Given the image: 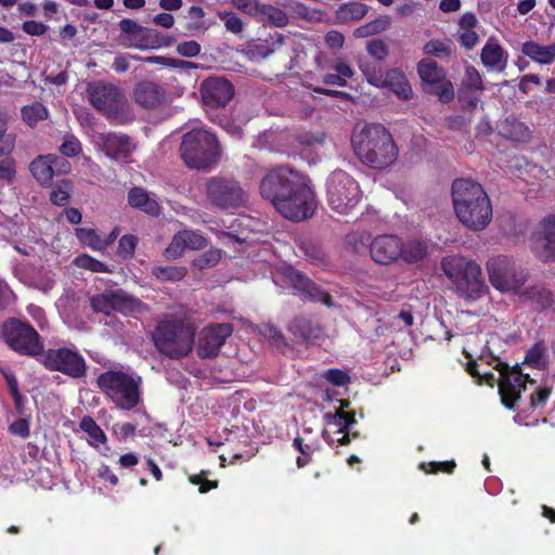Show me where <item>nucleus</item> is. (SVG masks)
I'll return each mask as SVG.
<instances>
[{
    "mask_svg": "<svg viewBox=\"0 0 555 555\" xmlns=\"http://www.w3.org/2000/svg\"><path fill=\"white\" fill-rule=\"evenodd\" d=\"M452 203L460 222L473 231L483 230L492 219L490 198L481 184L469 179L452 183Z\"/></svg>",
    "mask_w": 555,
    "mask_h": 555,
    "instance_id": "1",
    "label": "nucleus"
},
{
    "mask_svg": "<svg viewBox=\"0 0 555 555\" xmlns=\"http://www.w3.org/2000/svg\"><path fill=\"white\" fill-rule=\"evenodd\" d=\"M195 336L194 323L173 314L158 321L151 332L155 349L170 360L188 357L193 350Z\"/></svg>",
    "mask_w": 555,
    "mask_h": 555,
    "instance_id": "2",
    "label": "nucleus"
},
{
    "mask_svg": "<svg viewBox=\"0 0 555 555\" xmlns=\"http://www.w3.org/2000/svg\"><path fill=\"white\" fill-rule=\"evenodd\" d=\"M142 385V376L122 370H107L96 377L102 393L124 411H130L141 402Z\"/></svg>",
    "mask_w": 555,
    "mask_h": 555,
    "instance_id": "3",
    "label": "nucleus"
},
{
    "mask_svg": "<svg viewBox=\"0 0 555 555\" xmlns=\"http://www.w3.org/2000/svg\"><path fill=\"white\" fill-rule=\"evenodd\" d=\"M441 269L454 284L455 291L465 300H477L487 292L481 267L474 260L462 256H449L441 260Z\"/></svg>",
    "mask_w": 555,
    "mask_h": 555,
    "instance_id": "4",
    "label": "nucleus"
},
{
    "mask_svg": "<svg viewBox=\"0 0 555 555\" xmlns=\"http://www.w3.org/2000/svg\"><path fill=\"white\" fill-rule=\"evenodd\" d=\"M221 150L217 137L202 128L183 134L180 155L189 168L206 169L220 158Z\"/></svg>",
    "mask_w": 555,
    "mask_h": 555,
    "instance_id": "5",
    "label": "nucleus"
},
{
    "mask_svg": "<svg viewBox=\"0 0 555 555\" xmlns=\"http://www.w3.org/2000/svg\"><path fill=\"white\" fill-rule=\"evenodd\" d=\"M1 337L8 347L21 356L38 358L44 349L37 330L27 321L10 318L1 325Z\"/></svg>",
    "mask_w": 555,
    "mask_h": 555,
    "instance_id": "6",
    "label": "nucleus"
},
{
    "mask_svg": "<svg viewBox=\"0 0 555 555\" xmlns=\"http://www.w3.org/2000/svg\"><path fill=\"white\" fill-rule=\"evenodd\" d=\"M88 98L92 106L111 122L122 125L129 120L128 102L118 87L95 82L89 86Z\"/></svg>",
    "mask_w": 555,
    "mask_h": 555,
    "instance_id": "7",
    "label": "nucleus"
},
{
    "mask_svg": "<svg viewBox=\"0 0 555 555\" xmlns=\"http://www.w3.org/2000/svg\"><path fill=\"white\" fill-rule=\"evenodd\" d=\"M327 203L340 215L351 212L361 201L359 183L346 171L335 170L326 182Z\"/></svg>",
    "mask_w": 555,
    "mask_h": 555,
    "instance_id": "8",
    "label": "nucleus"
},
{
    "mask_svg": "<svg viewBox=\"0 0 555 555\" xmlns=\"http://www.w3.org/2000/svg\"><path fill=\"white\" fill-rule=\"evenodd\" d=\"M317 207L315 195L302 176L288 193L284 194L275 210L284 218L299 222L313 216Z\"/></svg>",
    "mask_w": 555,
    "mask_h": 555,
    "instance_id": "9",
    "label": "nucleus"
},
{
    "mask_svg": "<svg viewBox=\"0 0 555 555\" xmlns=\"http://www.w3.org/2000/svg\"><path fill=\"white\" fill-rule=\"evenodd\" d=\"M38 361L46 370L61 372L73 379H81L87 376L86 359L76 347L43 349Z\"/></svg>",
    "mask_w": 555,
    "mask_h": 555,
    "instance_id": "10",
    "label": "nucleus"
},
{
    "mask_svg": "<svg viewBox=\"0 0 555 555\" xmlns=\"http://www.w3.org/2000/svg\"><path fill=\"white\" fill-rule=\"evenodd\" d=\"M494 369L499 372V393L502 404L514 410L517 401L520 399L521 392L526 389V384H534L528 374L521 372L519 364L509 366L507 363L495 359Z\"/></svg>",
    "mask_w": 555,
    "mask_h": 555,
    "instance_id": "11",
    "label": "nucleus"
},
{
    "mask_svg": "<svg viewBox=\"0 0 555 555\" xmlns=\"http://www.w3.org/2000/svg\"><path fill=\"white\" fill-rule=\"evenodd\" d=\"M417 74L422 81V89L427 94H433L438 100L448 104L454 99L453 83L447 79L443 67L431 59H423L417 63Z\"/></svg>",
    "mask_w": 555,
    "mask_h": 555,
    "instance_id": "12",
    "label": "nucleus"
},
{
    "mask_svg": "<svg viewBox=\"0 0 555 555\" xmlns=\"http://www.w3.org/2000/svg\"><path fill=\"white\" fill-rule=\"evenodd\" d=\"M302 176L299 171L288 166L276 167L261 179L259 185L260 194L275 208L284 194L288 193Z\"/></svg>",
    "mask_w": 555,
    "mask_h": 555,
    "instance_id": "13",
    "label": "nucleus"
},
{
    "mask_svg": "<svg viewBox=\"0 0 555 555\" xmlns=\"http://www.w3.org/2000/svg\"><path fill=\"white\" fill-rule=\"evenodd\" d=\"M382 126L378 124L365 125L360 132L352 135L351 142L359 159L373 169L382 168L379 157L382 145Z\"/></svg>",
    "mask_w": 555,
    "mask_h": 555,
    "instance_id": "14",
    "label": "nucleus"
},
{
    "mask_svg": "<svg viewBox=\"0 0 555 555\" xmlns=\"http://www.w3.org/2000/svg\"><path fill=\"white\" fill-rule=\"evenodd\" d=\"M489 280L492 286L501 292H517L526 282L522 271H518L506 256L491 258L487 262Z\"/></svg>",
    "mask_w": 555,
    "mask_h": 555,
    "instance_id": "15",
    "label": "nucleus"
},
{
    "mask_svg": "<svg viewBox=\"0 0 555 555\" xmlns=\"http://www.w3.org/2000/svg\"><path fill=\"white\" fill-rule=\"evenodd\" d=\"M206 191L210 202L219 208H236L245 203V193L234 180L211 178L207 182Z\"/></svg>",
    "mask_w": 555,
    "mask_h": 555,
    "instance_id": "16",
    "label": "nucleus"
},
{
    "mask_svg": "<svg viewBox=\"0 0 555 555\" xmlns=\"http://www.w3.org/2000/svg\"><path fill=\"white\" fill-rule=\"evenodd\" d=\"M142 301L129 295L121 288L105 291L90 298V306L94 312L109 315L112 311H135Z\"/></svg>",
    "mask_w": 555,
    "mask_h": 555,
    "instance_id": "17",
    "label": "nucleus"
},
{
    "mask_svg": "<svg viewBox=\"0 0 555 555\" xmlns=\"http://www.w3.org/2000/svg\"><path fill=\"white\" fill-rule=\"evenodd\" d=\"M203 105L206 108H224L234 96V86L223 77H208L199 86Z\"/></svg>",
    "mask_w": 555,
    "mask_h": 555,
    "instance_id": "18",
    "label": "nucleus"
},
{
    "mask_svg": "<svg viewBox=\"0 0 555 555\" xmlns=\"http://www.w3.org/2000/svg\"><path fill=\"white\" fill-rule=\"evenodd\" d=\"M327 428L323 430V439L328 444L347 446L351 441L350 428L356 424L354 412L337 409L335 413H327L324 416Z\"/></svg>",
    "mask_w": 555,
    "mask_h": 555,
    "instance_id": "19",
    "label": "nucleus"
},
{
    "mask_svg": "<svg viewBox=\"0 0 555 555\" xmlns=\"http://www.w3.org/2000/svg\"><path fill=\"white\" fill-rule=\"evenodd\" d=\"M232 333L233 325L231 323H212L205 326L198 337V357L211 359L218 356L221 347Z\"/></svg>",
    "mask_w": 555,
    "mask_h": 555,
    "instance_id": "20",
    "label": "nucleus"
},
{
    "mask_svg": "<svg viewBox=\"0 0 555 555\" xmlns=\"http://www.w3.org/2000/svg\"><path fill=\"white\" fill-rule=\"evenodd\" d=\"M387 246H393L390 261L401 258L408 263H416L424 260L428 253L427 243L418 238L402 242L398 236L384 234V254H387Z\"/></svg>",
    "mask_w": 555,
    "mask_h": 555,
    "instance_id": "21",
    "label": "nucleus"
},
{
    "mask_svg": "<svg viewBox=\"0 0 555 555\" xmlns=\"http://www.w3.org/2000/svg\"><path fill=\"white\" fill-rule=\"evenodd\" d=\"M284 276L305 300L322 302L326 307L333 306V297L302 272L288 267L284 270Z\"/></svg>",
    "mask_w": 555,
    "mask_h": 555,
    "instance_id": "22",
    "label": "nucleus"
},
{
    "mask_svg": "<svg viewBox=\"0 0 555 555\" xmlns=\"http://www.w3.org/2000/svg\"><path fill=\"white\" fill-rule=\"evenodd\" d=\"M119 29L122 34L130 36V46L138 49H154L159 46H169L173 38L164 40L157 30L146 28L130 18H122L119 22Z\"/></svg>",
    "mask_w": 555,
    "mask_h": 555,
    "instance_id": "23",
    "label": "nucleus"
},
{
    "mask_svg": "<svg viewBox=\"0 0 555 555\" xmlns=\"http://www.w3.org/2000/svg\"><path fill=\"white\" fill-rule=\"evenodd\" d=\"M532 250L544 261H555V216H547L540 222V229L531 236Z\"/></svg>",
    "mask_w": 555,
    "mask_h": 555,
    "instance_id": "24",
    "label": "nucleus"
},
{
    "mask_svg": "<svg viewBox=\"0 0 555 555\" xmlns=\"http://www.w3.org/2000/svg\"><path fill=\"white\" fill-rule=\"evenodd\" d=\"M99 141L105 155L115 160H126L134 147L131 138L124 133H102Z\"/></svg>",
    "mask_w": 555,
    "mask_h": 555,
    "instance_id": "25",
    "label": "nucleus"
},
{
    "mask_svg": "<svg viewBox=\"0 0 555 555\" xmlns=\"http://www.w3.org/2000/svg\"><path fill=\"white\" fill-rule=\"evenodd\" d=\"M132 99L143 108H156L165 102L166 90L154 81L142 80L134 86Z\"/></svg>",
    "mask_w": 555,
    "mask_h": 555,
    "instance_id": "26",
    "label": "nucleus"
},
{
    "mask_svg": "<svg viewBox=\"0 0 555 555\" xmlns=\"http://www.w3.org/2000/svg\"><path fill=\"white\" fill-rule=\"evenodd\" d=\"M348 245L353 246L357 254H362L366 250L370 251L372 259L376 263H382V247L379 246V236L372 238L371 233L366 231L352 232L346 236Z\"/></svg>",
    "mask_w": 555,
    "mask_h": 555,
    "instance_id": "27",
    "label": "nucleus"
},
{
    "mask_svg": "<svg viewBox=\"0 0 555 555\" xmlns=\"http://www.w3.org/2000/svg\"><path fill=\"white\" fill-rule=\"evenodd\" d=\"M288 331L297 343H306L319 338L321 327L317 322L308 317H297L292 320Z\"/></svg>",
    "mask_w": 555,
    "mask_h": 555,
    "instance_id": "28",
    "label": "nucleus"
},
{
    "mask_svg": "<svg viewBox=\"0 0 555 555\" xmlns=\"http://www.w3.org/2000/svg\"><path fill=\"white\" fill-rule=\"evenodd\" d=\"M128 203L131 207L138 208L153 217H157L160 212V206L157 201L152 198L143 188H132L128 192Z\"/></svg>",
    "mask_w": 555,
    "mask_h": 555,
    "instance_id": "29",
    "label": "nucleus"
},
{
    "mask_svg": "<svg viewBox=\"0 0 555 555\" xmlns=\"http://www.w3.org/2000/svg\"><path fill=\"white\" fill-rule=\"evenodd\" d=\"M384 88H389L401 100H410L413 95L411 85L402 70L390 69L384 77Z\"/></svg>",
    "mask_w": 555,
    "mask_h": 555,
    "instance_id": "30",
    "label": "nucleus"
},
{
    "mask_svg": "<svg viewBox=\"0 0 555 555\" xmlns=\"http://www.w3.org/2000/svg\"><path fill=\"white\" fill-rule=\"evenodd\" d=\"M52 164L53 163L50 160V156L48 154L37 156L29 164V170L33 177L41 186H51L52 184L54 177Z\"/></svg>",
    "mask_w": 555,
    "mask_h": 555,
    "instance_id": "31",
    "label": "nucleus"
},
{
    "mask_svg": "<svg viewBox=\"0 0 555 555\" xmlns=\"http://www.w3.org/2000/svg\"><path fill=\"white\" fill-rule=\"evenodd\" d=\"M522 296L535 304L541 310L548 309L555 305V295L542 284L527 287Z\"/></svg>",
    "mask_w": 555,
    "mask_h": 555,
    "instance_id": "32",
    "label": "nucleus"
},
{
    "mask_svg": "<svg viewBox=\"0 0 555 555\" xmlns=\"http://www.w3.org/2000/svg\"><path fill=\"white\" fill-rule=\"evenodd\" d=\"M151 274L160 282H179L186 276L188 269L183 266H154Z\"/></svg>",
    "mask_w": 555,
    "mask_h": 555,
    "instance_id": "33",
    "label": "nucleus"
},
{
    "mask_svg": "<svg viewBox=\"0 0 555 555\" xmlns=\"http://www.w3.org/2000/svg\"><path fill=\"white\" fill-rule=\"evenodd\" d=\"M524 363L537 370H545L548 365L547 348L545 345L542 341H538L529 348Z\"/></svg>",
    "mask_w": 555,
    "mask_h": 555,
    "instance_id": "34",
    "label": "nucleus"
},
{
    "mask_svg": "<svg viewBox=\"0 0 555 555\" xmlns=\"http://www.w3.org/2000/svg\"><path fill=\"white\" fill-rule=\"evenodd\" d=\"M505 55L504 49L494 40L489 39L481 49L480 57L486 67H498Z\"/></svg>",
    "mask_w": 555,
    "mask_h": 555,
    "instance_id": "35",
    "label": "nucleus"
},
{
    "mask_svg": "<svg viewBox=\"0 0 555 555\" xmlns=\"http://www.w3.org/2000/svg\"><path fill=\"white\" fill-rule=\"evenodd\" d=\"M23 121L34 128L38 122L46 120L49 116L47 107L40 102H34L25 105L21 109Z\"/></svg>",
    "mask_w": 555,
    "mask_h": 555,
    "instance_id": "36",
    "label": "nucleus"
},
{
    "mask_svg": "<svg viewBox=\"0 0 555 555\" xmlns=\"http://www.w3.org/2000/svg\"><path fill=\"white\" fill-rule=\"evenodd\" d=\"M455 51L454 42L450 38L444 40L431 39L424 46V52L427 55L450 59Z\"/></svg>",
    "mask_w": 555,
    "mask_h": 555,
    "instance_id": "37",
    "label": "nucleus"
},
{
    "mask_svg": "<svg viewBox=\"0 0 555 555\" xmlns=\"http://www.w3.org/2000/svg\"><path fill=\"white\" fill-rule=\"evenodd\" d=\"M80 429L88 434V436L93 440L90 442L93 447H99V444H104L107 441V437L102 428L96 424L92 416L86 415L80 420L79 423Z\"/></svg>",
    "mask_w": 555,
    "mask_h": 555,
    "instance_id": "38",
    "label": "nucleus"
},
{
    "mask_svg": "<svg viewBox=\"0 0 555 555\" xmlns=\"http://www.w3.org/2000/svg\"><path fill=\"white\" fill-rule=\"evenodd\" d=\"M258 16L263 22H269L275 27H284L288 23L286 13L271 4H261Z\"/></svg>",
    "mask_w": 555,
    "mask_h": 555,
    "instance_id": "39",
    "label": "nucleus"
},
{
    "mask_svg": "<svg viewBox=\"0 0 555 555\" xmlns=\"http://www.w3.org/2000/svg\"><path fill=\"white\" fill-rule=\"evenodd\" d=\"M261 335L268 339L270 345L281 352H285L289 347L283 333L273 324L266 323L260 328Z\"/></svg>",
    "mask_w": 555,
    "mask_h": 555,
    "instance_id": "40",
    "label": "nucleus"
},
{
    "mask_svg": "<svg viewBox=\"0 0 555 555\" xmlns=\"http://www.w3.org/2000/svg\"><path fill=\"white\" fill-rule=\"evenodd\" d=\"M369 8L361 2H348L341 4L337 10V17L343 22L360 20L365 16Z\"/></svg>",
    "mask_w": 555,
    "mask_h": 555,
    "instance_id": "41",
    "label": "nucleus"
},
{
    "mask_svg": "<svg viewBox=\"0 0 555 555\" xmlns=\"http://www.w3.org/2000/svg\"><path fill=\"white\" fill-rule=\"evenodd\" d=\"M359 66L369 83L382 87V62L377 59L361 60Z\"/></svg>",
    "mask_w": 555,
    "mask_h": 555,
    "instance_id": "42",
    "label": "nucleus"
},
{
    "mask_svg": "<svg viewBox=\"0 0 555 555\" xmlns=\"http://www.w3.org/2000/svg\"><path fill=\"white\" fill-rule=\"evenodd\" d=\"M521 52L537 63L551 64L546 46H541L531 40L526 41L521 47Z\"/></svg>",
    "mask_w": 555,
    "mask_h": 555,
    "instance_id": "43",
    "label": "nucleus"
},
{
    "mask_svg": "<svg viewBox=\"0 0 555 555\" xmlns=\"http://www.w3.org/2000/svg\"><path fill=\"white\" fill-rule=\"evenodd\" d=\"M73 184L69 180H61L50 193V201L56 206H65L69 202Z\"/></svg>",
    "mask_w": 555,
    "mask_h": 555,
    "instance_id": "44",
    "label": "nucleus"
},
{
    "mask_svg": "<svg viewBox=\"0 0 555 555\" xmlns=\"http://www.w3.org/2000/svg\"><path fill=\"white\" fill-rule=\"evenodd\" d=\"M221 259V250L218 248H210L205 253L195 257L192 261V266L198 270L215 267Z\"/></svg>",
    "mask_w": 555,
    "mask_h": 555,
    "instance_id": "45",
    "label": "nucleus"
},
{
    "mask_svg": "<svg viewBox=\"0 0 555 555\" xmlns=\"http://www.w3.org/2000/svg\"><path fill=\"white\" fill-rule=\"evenodd\" d=\"M460 90L465 91H483V82L479 72L473 66L468 65L465 68V78L462 82Z\"/></svg>",
    "mask_w": 555,
    "mask_h": 555,
    "instance_id": "46",
    "label": "nucleus"
},
{
    "mask_svg": "<svg viewBox=\"0 0 555 555\" xmlns=\"http://www.w3.org/2000/svg\"><path fill=\"white\" fill-rule=\"evenodd\" d=\"M185 248L198 250L207 246V240L199 231L182 230L179 231Z\"/></svg>",
    "mask_w": 555,
    "mask_h": 555,
    "instance_id": "47",
    "label": "nucleus"
},
{
    "mask_svg": "<svg viewBox=\"0 0 555 555\" xmlns=\"http://www.w3.org/2000/svg\"><path fill=\"white\" fill-rule=\"evenodd\" d=\"M0 372L8 384L10 393L14 400L15 408L18 410L23 403L24 398L18 389L17 378L14 372L10 369H1Z\"/></svg>",
    "mask_w": 555,
    "mask_h": 555,
    "instance_id": "48",
    "label": "nucleus"
},
{
    "mask_svg": "<svg viewBox=\"0 0 555 555\" xmlns=\"http://www.w3.org/2000/svg\"><path fill=\"white\" fill-rule=\"evenodd\" d=\"M505 135L516 142H528L531 138V131L524 122L514 120L508 124Z\"/></svg>",
    "mask_w": 555,
    "mask_h": 555,
    "instance_id": "49",
    "label": "nucleus"
},
{
    "mask_svg": "<svg viewBox=\"0 0 555 555\" xmlns=\"http://www.w3.org/2000/svg\"><path fill=\"white\" fill-rule=\"evenodd\" d=\"M74 263L78 268L90 270L92 272H111L104 262L86 254L76 257Z\"/></svg>",
    "mask_w": 555,
    "mask_h": 555,
    "instance_id": "50",
    "label": "nucleus"
},
{
    "mask_svg": "<svg viewBox=\"0 0 555 555\" xmlns=\"http://www.w3.org/2000/svg\"><path fill=\"white\" fill-rule=\"evenodd\" d=\"M398 154V146L393 142L390 132L384 128V168L393 164L397 160Z\"/></svg>",
    "mask_w": 555,
    "mask_h": 555,
    "instance_id": "51",
    "label": "nucleus"
},
{
    "mask_svg": "<svg viewBox=\"0 0 555 555\" xmlns=\"http://www.w3.org/2000/svg\"><path fill=\"white\" fill-rule=\"evenodd\" d=\"M138 245V237L132 234L122 235L119 238L117 254L122 259H129L133 256Z\"/></svg>",
    "mask_w": 555,
    "mask_h": 555,
    "instance_id": "52",
    "label": "nucleus"
},
{
    "mask_svg": "<svg viewBox=\"0 0 555 555\" xmlns=\"http://www.w3.org/2000/svg\"><path fill=\"white\" fill-rule=\"evenodd\" d=\"M293 447L301 454L297 457L296 464L299 468L305 467L311 461L313 448L310 444H306L304 438L297 436L293 440Z\"/></svg>",
    "mask_w": 555,
    "mask_h": 555,
    "instance_id": "53",
    "label": "nucleus"
},
{
    "mask_svg": "<svg viewBox=\"0 0 555 555\" xmlns=\"http://www.w3.org/2000/svg\"><path fill=\"white\" fill-rule=\"evenodd\" d=\"M189 481L192 485L198 486L199 493H207L212 489L218 488V480H208L207 472L202 470L199 474H193L189 476Z\"/></svg>",
    "mask_w": 555,
    "mask_h": 555,
    "instance_id": "54",
    "label": "nucleus"
},
{
    "mask_svg": "<svg viewBox=\"0 0 555 555\" xmlns=\"http://www.w3.org/2000/svg\"><path fill=\"white\" fill-rule=\"evenodd\" d=\"M181 238L182 237L179 234V232H177L173 235L170 244L166 247V249L164 251V257L167 260H175L183 255V253L186 248H185V244L183 243V241Z\"/></svg>",
    "mask_w": 555,
    "mask_h": 555,
    "instance_id": "55",
    "label": "nucleus"
},
{
    "mask_svg": "<svg viewBox=\"0 0 555 555\" xmlns=\"http://www.w3.org/2000/svg\"><path fill=\"white\" fill-rule=\"evenodd\" d=\"M420 466L426 474H437L440 472L452 474L454 468L456 467V463L454 460H451L444 462L422 463Z\"/></svg>",
    "mask_w": 555,
    "mask_h": 555,
    "instance_id": "56",
    "label": "nucleus"
},
{
    "mask_svg": "<svg viewBox=\"0 0 555 555\" xmlns=\"http://www.w3.org/2000/svg\"><path fill=\"white\" fill-rule=\"evenodd\" d=\"M219 18L224 23L227 30L240 34L243 30V22L234 12H218Z\"/></svg>",
    "mask_w": 555,
    "mask_h": 555,
    "instance_id": "57",
    "label": "nucleus"
},
{
    "mask_svg": "<svg viewBox=\"0 0 555 555\" xmlns=\"http://www.w3.org/2000/svg\"><path fill=\"white\" fill-rule=\"evenodd\" d=\"M323 377L334 386H346L350 383L351 378L346 371L340 369H328L323 373Z\"/></svg>",
    "mask_w": 555,
    "mask_h": 555,
    "instance_id": "58",
    "label": "nucleus"
},
{
    "mask_svg": "<svg viewBox=\"0 0 555 555\" xmlns=\"http://www.w3.org/2000/svg\"><path fill=\"white\" fill-rule=\"evenodd\" d=\"M382 31V20L375 18L365 25H362L353 30L356 38H367L377 35Z\"/></svg>",
    "mask_w": 555,
    "mask_h": 555,
    "instance_id": "59",
    "label": "nucleus"
},
{
    "mask_svg": "<svg viewBox=\"0 0 555 555\" xmlns=\"http://www.w3.org/2000/svg\"><path fill=\"white\" fill-rule=\"evenodd\" d=\"M82 151L79 140L75 135H66L60 146V152L66 157H75Z\"/></svg>",
    "mask_w": 555,
    "mask_h": 555,
    "instance_id": "60",
    "label": "nucleus"
},
{
    "mask_svg": "<svg viewBox=\"0 0 555 555\" xmlns=\"http://www.w3.org/2000/svg\"><path fill=\"white\" fill-rule=\"evenodd\" d=\"M16 175V163L12 157H4L0 162V181L11 183Z\"/></svg>",
    "mask_w": 555,
    "mask_h": 555,
    "instance_id": "61",
    "label": "nucleus"
},
{
    "mask_svg": "<svg viewBox=\"0 0 555 555\" xmlns=\"http://www.w3.org/2000/svg\"><path fill=\"white\" fill-rule=\"evenodd\" d=\"M232 4L241 12L256 17L262 3L259 0H231Z\"/></svg>",
    "mask_w": 555,
    "mask_h": 555,
    "instance_id": "62",
    "label": "nucleus"
},
{
    "mask_svg": "<svg viewBox=\"0 0 555 555\" xmlns=\"http://www.w3.org/2000/svg\"><path fill=\"white\" fill-rule=\"evenodd\" d=\"M552 393V388L544 386V387H538L534 392L530 396V408L535 410L539 406L545 405L547 402L550 396Z\"/></svg>",
    "mask_w": 555,
    "mask_h": 555,
    "instance_id": "63",
    "label": "nucleus"
},
{
    "mask_svg": "<svg viewBox=\"0 0 555 555\" xmlns=\"http://www.w3.org/2000/svg\"><path fill=\"white\" fill-rule=\"evenodd\" d=\"M75 234L80 242L87 244L90 247L94 248L100 243L99 235L93 229L76 228Z\"/></svg>",
    "mask_w": 555,
    "mask_h": 555,
    "instance_id": "64",
    "label": "nucleus"
}]
</instances>
